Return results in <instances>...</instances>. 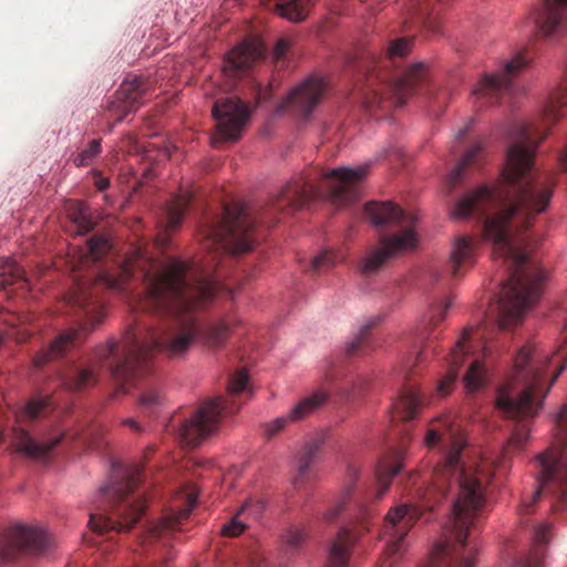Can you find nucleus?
Masks as SVG:
<instances>
[{
  "label": "nucleus",
  "mask_w": 567,
  "mask_h": 567,
  "mask_svg": "<svg viewBox=\"0 0 567 567\" xmlns=\"http://www.w3.org/2000/svg\"><path fill=\"white\" fill-rule=\"evenodd\" d=\"M256 223L257 217H252L246 206L225 205L221 218L205 224L200 230L202 244L213 255L209 261L199 265L176 258L159 260L135 248L122 265L101 272L95 281H76L65 301L76 309L82 322L78 328L61 332L42 349L33 359L34 367L42 368L80 346L105 317L100 290L124 291L134 276L145 286L140 308L164 316L166 320L156 327L145 323L130 327L121 341L109 340L95 349L96 364L109 369L118 392L127 393L148 373L154 351L176 357L186 352L197 337L210 347L224 344L230 321L221 319L202 326L198 311L217 295L234 298V289L214 278L213 270L220 255L235 256L252 249Z\"/></svg>",
  "instance_id": "1"
},
{
  "label": "nucleus",
  "mask_w": 567,
  "mask_h": 567,
  "mask_svg": "<svg viewBox=\"0 0 567 567\" xmlns=\"http://www.w3.org/2000/svg\"><path fill=\"white\" fill-rule=\"evenodd\" d=\"M164 401V398L161 395L158 389L156 388H148L146 389L141 398H140V405L145 411H148L150 413H154L158 408L162 406Z\"/></svg>",
  "instance_id": "37"
},
{
  "label": "nucleus",
  "mask_w": 567,
  "mask_h": 567,
  "mask_svg": "<svg viewBox=\"0 0 567 567\" xmlns=\"http://www.w3.org/2000/svg\"><path fill=\"white\" fill-rule=\"evenodd\" d=\"M364 214L375 226H393L398 229L392 236H382L380 247L370 251L361 261L360 270L364 276L379 271L393 255L412 249L416 245L414 231L416 218L406 214L391 202H371L364 206Z\"/></svg>",
  "instance_id": "4"
},
{
  "label": "nucleus",
  "mask_w": 567,
  "mask_h": 567,
  "mask_svg": "<svg viewBox=\"0 0 567 567\" xmlns=\"http://www.w3.org/2000/svg\"><path fill=\"white\" fill-rule=\"evenodd\" d=\"M390 155V151H385L384 153V157L389 156Z\"/></svg>",
  "instance_id": "50"
},
{
  "label": "nucleus",
  "mask_w": 567,
  "mask_h": 567,
  "mask_svg": "<svg viewBox=\"0 0 567 567\" xmlns=\"http://www.w3.org/2000/svg\"><path fill=\"white\" fill-rule=\"evenodd\" d=\"M290 49V42L287 39H279L274 49V60L276 63L282 61Z\"/></svg>",
  "instance_id": "41"
},
{
  "label": "nucleus",
  "mask_w": 567,
  "mask_h": 567,
  "mask_svg": "<svg viewBox=\"0 0 567 567\" xmlns=\"http://www.w3.org/2000/svg\"><path fill=\"white\" fill-rule=\"evenodd\" d=\"M275 12L288 21L298 23L308 17L312 0H274Z\"/></svg>",
  "instance_id": "24"
},
{
  "label": "nucleus",
  "mask_w": 567,
  "mask_h": 567,
  "mask_svg": "<svg viewBox=\"0 0 567 567\" xmlns=\"http://www.w3.org/2000/svg\"><path fill=\"white\" fill-rule=\"evenodd\" d=\"M559 164L564 171H567V146L559 155Z\"/></svg>",
  "instance_id": "46"
},
{
  "label": "nucleus",
  "mask_w": 567,
  "mask_h": 567,
  "mask_svg": "<svg viewBox=\"0 0 567 567\" xmlns=\"http://www.w3.org/2000/svg\"><path fill=\"white\" fill-rule=\"evenodd\" d=\"M427 80V66L421 62L412 64L401 76L392 81L385 80L373 69L364 75V82L358 87V95L364 109L370 112L386 109V104L392 103V100L401 106L405 99L425 85Z\"/></svg>",
  "instance_id": "6"
},
{
  "label": "nucleus",
  "mask_w": 567,
  "mask_h": 567,
  "mask_svg": "<svg viewBox=\"0 0 567 567\" xmlns=\"http://www.w3.org/2000/svg\"><path fill=\"white\" fill-rule=\"evenodd\" d=\"M483 151V146L481 143H476L473 145L463 156V158L456 164L454 169L449 176V183L451 187H454L461 176L463 175L464 171L471 166L474 165L478 157L481 156V153Z\"/></svg>",
  "instance_id": "31"
},
{
  "label": "nucleus",
  "mask_w": 567,
  "mask_h": 567,
  "mask_svg": "<svg viewBox=\"0 0 567 567\" xmlns=\"http://www.w3.org/2000/svg\"><path fill=\"white\" fill-rule=\"evenodd\" d=\"M308 530L305 526H290L282 535V542L286 551H297L302 547L308 538Z\"/></svg>",
  "instance_id": "33"
},
{
  "label": "nucleus",
  "mask_w": 567,
  "mask_h": 567,
  "mask_svg": "<svg viewBox=\"0 0 567 567\" xmlns=\"http://www.w3.org/2000/svg\"><path fill=\"white\" fill-rule=\"evenodd\" d=\"M468 127L465 126L464 128L460 130L458 133H457V140H462L465 135H466V132H467Z\"/></svg>",
  "instance_id": "47"
},
{
  "label": "nucleus",
  "mask_w": 567,
  "mask_h": 567,
  "mask_svg": "<svg viewBox=\"0 0 567 567\" xmlns=\"http://www.w3.org/2000/svg\"><path fill=\"white\" fill-rule=\"evenodd\" d=\"M553 537L551 525L540 523L535 527L533 542L534 547L529 556L520 561L517 567H543L544 549Z\"/></svg>",
  "instance_id": "23"
},
{
  "label": "nucleus",
  "mask_w": 567,
  "mask_h": 567,
  "mask_svg": "<svg viewBox=\"0 0 567 567\" xmlns=\"http://www.w3.org/2000/svg\"><path fill=\"white\" fill-rule=\"evenodd\" d=\"M101 153V140H92L87 147L78 154L73 162L75 166H87Z\"/></svg>",
  "instance_id": "38"
},
{
  "label": "nucleus",
  "mask_w": 567,
  "mask_h": 567,
  "mask_svg": "<svg viewBox=\"0 0 567 567\" xmlns=\"http://www.w3.org/2000/svg\"><path fill=\"white\" fill-rule=\"evenodd\" d=\"M249 565L250 567H267V561L261 554L254 553L249 558Z\"/></svg>",
  "instance_id": "42"
},
{
  "label": "nucleus",
  "mask_w": 567,
  "mask_h": 567,
  "mask_svg": "<svg viewBox=\"0 0 567 567\" xmlns=\"http://www.w3.org/2000/svg\"><path fill=\"white\" fill-rule=\"evenodd\" d=\"M122 424L125 426H128L131 430H133L136 433H141L143 431L142 425L135 419H132V417H127V419L123 420Z\"/></svg>",
  "instance_id": "44"
},
{
  "label": "nucleus",
  "mask_w": 567,
  "mask_h": 567,
  "mask_svg": "<svg viewBox=\"0 0 567 567\" xmlns=\"http://www.w3.org/2000/svg\"><path fill=\"white\" fill-rule=\"evenodd\" d=\"M212 114L216 121L218 135L224 141L238 140L250 116L248 106L235 96L218 99L214 103Z\"/></svg>",
  "instance_id": "10"
},
{
  "label": "nucleus",
  "mask_w": 567,
  "mask_h": 567,
  "mask_svg": "<svg viewBox=\"0 0 567 567\" xmlns=\"http://www.w3.org/2000/svg\"><path fill=\"white\" fill-rule=\"evenodd\" d=\"M403 464L401 462V454L398 453L394 455L391 461H383L379 464L378 467V487L375 491L368 493L362 499L358 502V509L360 514V525L362 528L368 530V518L372 515V506L373 502L379 501L389 489L391 484V478L395 476L402 468Z\"/></svg>",
  "instance_id": "15"
},
{
  "label": "nucleus",
  "mask_w": 567,
  "mask_h": 567,
  "mask_svg": "<svg viewBox=\"0 0 567 567\" xmlns=\"http://www.w3.org/2000/svg\"><path fill=\"white\" fill-rule=\"evenodd\" d=\"M94 184L99 190H105L109 187L110 182L106 177L99 173L94 176Z\"/></svg>",
  "instance_id": "43"
},
{
  "label": "nucleus",
  "mask_w": 567,
  "mask_h": 567,
  "mask_svg": "<svg viewBox=\"0 0 567 567\" xmlns=\"http://www.w3.org/2000/svg\"><path fill=\"white\" fill-rule=\"evenodd\" d=\"M322 442L318 439L307 441L296 460V475L292 478L295 488H301L312 476V465L317 461Z\"/></svg>",
  "instance_id": "20"
},
{
  "label": "nucleus",
  "mask_w": 567,
  "mask_h": 567,
  "mask_svg": "<svg viewBox=\"0 0 567 567\" xmlns=\"http://www.w3.org/2000/svg\"><path fill=\"white\" fill-rule=\"evenodd\" d=\"M12 284H19L22 288H27L24 272L13 259L0 258V289Z\"/></svg>",
  "instance_id": "29"
},
{
  "label": "nucleus",
  "mask_w": 567,
  "mask_h": 567,
  "mask_svg": "<svg viewBox=\"0 0 567 567\" xmlns=\"http://www.w3.org/2000/svg\"><path fill=\"white\" fill-rule=\"evenodd\" d=\"M150 89L151 82L142 75L124 80L107 106L109 111L116 115L115 123L136 112Z\"/></svg>",
  "instance_id": "12"
},
{
  "label": "nucleus",
  "mask_w": 567,
  "mask_h": 567,
  "mask_svg": "<svg viewBox=\"0 0 567 567\" xmlns=\"http://www.w3.org/2000/svg\"><path fill=\"white\" fill-rule=\"evenodd\" d=\"M358 382H359L360 386L363 384V380H361V379Z\"/></svg>",
  "instance_id": "52"
},
{
  "label": "nucleus",
  "mask_w": 567,
  "mask_h": 567,
  "mask_svg": "<svg viewBox=\"0 0 567 567\" xmlns=\"http://www.w3.org/2000/svg\"><path fill=\"white\" fill-rule=\"evenodd\" d=\"M425 24H426V28L432 33H439V31H440V23H439V21H436L433 18H427L426 21H425Z\"/></svg>",
  "instance_id": "45"
},
{
  "label": "nucleus",
  "mask_w": 567,
  "mask_h": 567,
  "mask_svg": "<svg viewBox=\"0 0 567 567\" xmlns=\"http://www.w3.org/2000/svg\"><path fill=\"white\" fill-rule=\"evenodd\" d=\"M65 437V432L60 429L33 436L27 430L17 427L13 430L12 445L18 453L27 457L45 458Z\"/></svg>",
  "instance_id": "13"
},
{
  "label": "nucleus",
  "mask_w": 567,
  "mask_h": 567,
  "mask_svg": "<svg viewBox=\"0 0 567 567\" xmlns=\"http://www.w3.org/2000/svg\"><path fill=\"white\" fill-rule=\"evenodd\" d=\"M378 324V319L367 320L359 329L358 333L348 342L346 347L347 354L352 355L363 346L370 331Z\"/></svg>",
  "instance_id": "35"
},
{
  "label": "nucleus",
  "mask_w": 567,
  "mask_h": 567,
  "mask_svg": "<svg viewBox=\"0 0 567 567\" xmlns=\"http://www.w3.org/2000/svg\"><path fill=\"white\" fill-rule=\"evenodd\" d=\"M357 475L358 468L354 465H350L347 470V480L349 482L344 491L342 492L340 498L322 513V519L326 524L331 525L338 519L346 504L350 499L353 489L351 482L357 477Z\"/></svg>",
  "instance_id": "27"
},
{
  "label": "nucleus",
  "mask_w": 567,
  "mask_h": 567,
  "mask_svg": "<svg viewBox=\"0 0 567 567\" xmlns=\"http://www.w3.org/2000/svg\"><path fill=\"white\" fill-rule=\"evenodd\" d=\"M264 507H265V504L261 501L251 499V498L247 499L240 506V508L237 511V513L233 517V519L228 524L224 525V527L221 529L223 535L229 536V537H236V536L240 535L245 530L247 525L245 523H243L239 519V517H241L246 513L257 517V516L260 515V513L262 512Z\"/></svg>",
  "instance_id": "26"
},
{
  "label": "nucleus",
  "mask_w": 567,
  "mask_h": 567,
  "mask_svg": "<svg viewBox=\"0 0 567 567\" xmlns=\"http://www.w3.org/2000/svg\"><path fill=\"white\" fill-rule=\"evenodd\" d=\"M370 164L358 167H338L333 169L316 168L306 175L287 183L271 203L258 215V220L274 226L279 214H291L305 207L324 193L337 204L354 202L359 195V185L365 178Z\"/></svg>",
  "instance_id": "2"
},
{
  "label": "nucleus",
  "mask_w": 567,
  "mask_h": 567,
  "mask_svg": "<svg viewBox=\"0 0 567 567\" xmlns=\"http://www.w3.org/2000/svg\"><path fill=\"white\" fill-rule=\"evenodd\" d=\"M528 64L523 53H517L495 73L484 74L472 90V96L483 107L499 101L504 93L513 89V80Z\"/></svg>",
  "instance_id": "9"
},
{
  "label": "nucleus",
  "mask_w": 567,
  "mask_h": 567,
  "mask_svg": "<svg viewBox=\"0 0 567 567\" xmlns=\"http://www.w3.org/2000/svg\"><path fill=\"white\" fill-rule=\"evenodd\" d=\"M358 538L357 527L342 526L331 543L327 567H348L351 549Z\"/></svg>",
  "instance_id": "18"
},
{
  "label": "nucleus",
  "mask_w": 567,
  "mask_h": 567,
  "mask_svg": "<svg viewBox=\"0 0 567 567\" xmlns=\"http://www.w3.org/2000/svg\"><path fill=\"white\" fill-rule=\"evenodd\" d=\"M329 398V393L322 389L315 391L311 395L301 399L286 415L276 417L265 423V435L271 439L280 433L289 423L298 422L323 405Z\"/></svg>",
  "instance_id": "14"
},
{
  "label": "nucleus",
  "mask_w": 567,
  "mask_h": 567,
  "mask_svg": "<svg viewBox=\"0 0 567 567\" xmlns=\"http://www.w3.org/2000/svg\"><path fill=\"white\" fill-rule=\"evenodd\" d=\"M342 260V257L333 250H324L311 261L312 270L323 272Z\"/></svg>",
  "instance_id": "36"
},
{
  "label": "nucleus",
  "mask_w": 567,
  "mask_h": 567,
  "mask_svg": "<svg viewBox=\"0 0 567 567\" xmlns=\"http://www.w3.org/2000/svg\"><path fill=\"white\" fill-rule=\"evenodd\" d=\"M421 355H422V352H417L415 360H420Z\"/></svg>",
  "instance_id": "48"
},
{
  "label": "nucleus",
  "mask_w": 567,
  "mask_h": 567,
  "mask_svg": "<svg viewBox=\"0 0 567 567\" xmlns=\"http://www.w3.org/2000/svg\"><path fill=\"white\" fill-rule=\"evenodd\" d=\"M485 369L482 362L477 359L473 360L463 378L467 392H475L481 389L485 382Z\"/></svg>",
  "instance_id": "32"
},
{
  "label": "nucleus",
  "mask_w": 567,
  "mask_h": 567,
  "mask_svg": "<svg viewBox=\"0 0 567 567\" xmlns=\"http://www.w3.org/2000/svg\"><path fill=\"white\" fill-rule=\"evenodd\" d=\"M412 38H401L390 42L386 54L390 60L405 56L412 49Z\"/></svg>",
  "instance_id": "39"
},
{
  "label": "nucleus",
  "mask_w": 567,
  "mask_h": 567,
  "mask_svg": "<svg viewBox=\"0 0 567 567\" xmlns=\"http://www.w3.org/2000/svg\"><path fill=\"white\" fill-rule=\"evenodd\" d=\"M190 202L192 196L189 194H183L175 196L174 199L167 204L165 208V216L168 229L174 230L181 225Z\"/></svg>",
  "instance_id": "28"
},
{
  "label": "nucleus",
  "mask_w": 567,
  "mask_h": 567,
  "mask_svg": "<svg viewBox=\"0 0 567 567\" xmlns=\"http://www.w3.org/2000/svg\"><path fill=\"white\" fill-rule=\"evenodd\" d=\"M53 410V402L50 396H37L30 399L23 408L22 417L33 421L48 415Z\"/></svg>",
  "instance_id": "30"
},
{
  "label": "nucleus",
  "mask_w": 567,
  "mask_h": 567,
  "mask_svg": "<svg viewBox=\"0 0 567 567\" xmlns=\"http://www.w3.org/2000/svg\"><path fill=\"white\" fill-rule=\"evenodd\" d=\"M143 477L140 464L112 465L110 483L101 487L95 512L90 514L94 532H127L141 519L146 508Z\"/></svg>",
  "instance_id": "3"
},
{
  "label": "nucleus",
  "mask_w": 567,
  "mask_h": 567,
  "mask_svg": "<svg viewBox=\"0 0 567 567\" xmlns=\"http://www.w3.org/2000/svg\"><path fill=\"white\" fill-rule=\"evenodd\" d=\"M452 306V300L446 299L441 305L434 306L430 310V318H429V324L430 326H437L440 322H442L445 319L447 310Z\"/></svg>",
  "instance_id": "40"
},
{
  "label": "nucleus",
  "mask_w": 567,
  "mask_h": 567,
  "mask_svg": "<svg viewBox=\"0 0 567 567\" xmlns=\"http://www.w3.org/2000/svg\"><path fill=\"white\" fill-rule=\"evenodd\" d=\"M421 515L420 507L412 504H402L388 512L382 534L383 537H388L385 553L389 557L401 554L404 537Z\"/></svg>",
  "instance_id": "11"
},
{
  "label": "nucleus",
  "mask_w": 567,
  "mask_h": 567,
  "mask_svg": "<svg viewBox=\"0 0 567 567\" xmlns=\"http://www.w3.org/2000/svg\"><path fill=\"white\" fill-rule=\"evenodd\" d=\"M174 423H175V420H172V421H171V425H169V426H175V424H174Z\"/></svg>",
  "instance_id": "51"
},
{
  "label": "nucleus",
  "mask_w": 567,
  "mask_h": 567,
  "mask_svg": "<svg viewBox=\"0 0 567 567\" xmlns=\"http://www.w3.org/2000/svg\"><path fill=\"white\" fill-rule=\"evenodd\" d=\"M111 249L110 241L100 236L91 237L85 247L84 257L92 261H97Z\"/></svg>",
  "instance_id": "34"
},
{
  "label": "nucleus",
  "mask_w": 567,
  "mask_h": 567,
  "mask_svg": "<svg viewBox=\"0 0 567 567\" xmlns=\"http://www.w3.org/2000/svg\"><path fill=\"white\" fill-rule=\"evenodd\" d=\"M477 241L472 237H458L450 256V272L458 277L464 270L472 267L476 258Z\"/></svg>",
  "instance_id": "21"
},
{
  "label": "nucleus",
  "mask_w": 567,
  "mask_h": 567,
  "mask_svg": "<svg viewBox=\"0 0 567 567\" xmlns=\"http://www.w3.org/2000/svg\"><path fill=\"white\" fill-rule=\"evenodd\" d=\"M422 404L419 389L412 384H406L401 390L399 398L392 403V419L399 421L412 420L417 415Z\"/></svg>",
  "instance_id": "22"
},
{
  "label": "nucleus",
  "mask_w": 567,
  "mask_h": 567,
  "mask_svg": "<svg viewBox=\"0 0 567 567\" xmlns=\"http://www.w3.org/2000/svg\"><path fill=\"white\" fill-rule=\"evenodd\" d=\"M327 91L328 82L323 78L311 75L291 91L287 103L296 112L308 116Z\"/></svg>",
  "instance_id": "16"
},
{
  "label": "nucleus",
  "mask_w": 567,
  "mask_h": 567,
  "mask_svg": "<svg viewBox=\"0 0 567 567\" xmlns=\"http://www.w3.org/2000/svg\"><path fill=\"white\" fill-rule=\"evenodd\" d=\"M50 546L51 539L41 526L16 523L0 535V561L38 557L45 554Z\"/></svg>",
  "instance_id": "7"
},
{
  "label": "nucleus",
  "mask_w": 567,
  "mask_h": 567,
  "mask_svg": "<svg viewBox=\"0 0 567 567\" xmlns=\"http://www.w3.org/2000/svg\"><path fill=\"white\" fill-rule=\"evenodd\" d=\"M264 56L262 42L257 38H247L227 54L225 70L233 74L245 72Z\"/></svg>",
  "instance_id": "17"
},
{
  "label": "nucleus",
  "mask_w": 567,
  "mask_h": 567,
  "mask_svg": "<svg viewBox=\"0 0 567 567\" xmlns=\"http://www.w3.org/2000/svg\"><path fill=\"white\" fill-rule=\"evenodd\" d=\"M197 494L198 489L193 484H187L178 491L169 512L161 520L152 523L141 537L138 546L143 553H148L153 548L162 550L166 546V534L187 519L196 505Z\"/></svg>",
  "instance_id": "8"
},
{
  "label": "nucleus",
  "mask_w": 567,
  "mask_h": 567,
  "mask_svg": "<svg viewBox=\"0 0 567 567\" xmlns=\"http://www.w3.org/2000/svg\"><path fill=\"white\" fill-rule=\"evenodd\" d=\"M352 392H353L352 394H354L355 392H360V389H358V390H357V389L354 388V389H352Z\"/></svg>",
  "instance_id": "49"
},
{
  "label": "nucleus",
  "mask_w": 567,
  "mask_h": 567,
  "mask_svg": "<svg viewBox=\"0 0 567 567\" xmlns=\"http://www.w3.org/2000/svg\"><path fill=\"white\" fill-rule=\"evenodd\" d=\"M68 217L71 226L70 231L75 235H84L91 231L95 223L92 219L89 207L82 202H72L68 206Z\"/></svg>",
  "instance_id": "25"
},
{
  "label": "nucleus",
  "mask_w": 567,
  "mask_h": 567,
  "mask_svg": "<svg viewBox=\"0 0 567 567\" xmlns=\"http://www.w3.org/2000/svg\"><path fill=\"white\" fill-rule=\"evenodd\" d=\"M60 384L70 391H81L97 382V374L92 367H84L74 362L66 363L59 371Z\"/></svg>",
  "instance_id": "19"
},
{
  "label": "nucleus",
  "mask_w": 567,
  "mask_h": 567,
  "mask_svg": "<svg viewBox=\"0 0 567 567\" xmlns=\"http://www.w3.org/2000/svg\"><path fill=\"white\" fill-rule=\"evenodd\" d=\"M248 380V372L244 368L233 373L227 385V396L205 401L190 417L178 424L176 434L179 442L194 447L214 433L223 417L238 411L240 403L235 396L247 389Z\"/></svg>",
  "instance_id": "5"
}]
</instances>
